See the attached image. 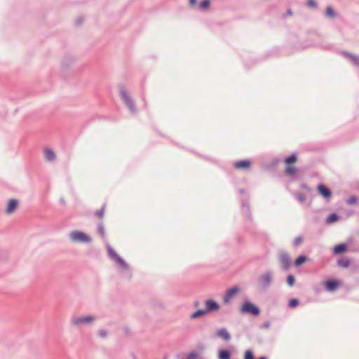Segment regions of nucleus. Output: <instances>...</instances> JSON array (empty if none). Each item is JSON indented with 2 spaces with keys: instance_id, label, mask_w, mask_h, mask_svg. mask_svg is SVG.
Instances as JSON below:
<instances>
[{
  "instance_id": "16",
  "label": "nucleus",
  "mask_w": 359,
  "mask_h": 359,
  "mask_svg": "<svg viewBox=\"0 0 359 359\" xmlns=\"http://www.w3.org/2000/svg\"><path fill=\"white\" fill-rule=\"evenodd\" d=\"M341 53L346 58L349 59L355 66L359 67V56H357L354 54L350 53L346 51H342Z\"/></svg>"
},
{
  "instance_id": "27",
  "label": "nucleus",
  "mask_w": 359,
  "mask_h": 359,
  "mask_svg": "<svg viewBox=\"0 0 359 359\" xmlns=\"http://www.w3.org/2000/svg\"><path fill=\"white\" fill-rule=\"evenodd\" d=\"M107 249L108 255L111 259L114 260L118 256L117 252L111 247L109 243L107 245Z\"/></svg>"
},
{
  "instance_id": "12",
  "label": "nucleus",
  "mask_w": 359,
  "mask_h": 359,
  "mask_svg": "<svg viewBox=\"0 0 359 359\" xmlns=\"http://www.w3.org/2000/svg\"><path fill=\"white\" fill-rule=\"evenodd\" d=\"M205 308L204 309L206 313H211L217 311L219 309V304L214 299H207L205 301Z\"/></svg>"
},
{
  "instance_id": "17",
  "label": "nucleus",
  "mask_w": 359,
  "mask_h": 359,
  "mask_svg": "<svg viewBox=\"0 0 359 359\" xmlns=\"http://www.w3.org/2000/svg\"><path fill=\"white\" fill-rule=\"evenodd\" d=\"M217 337L223 339L224 340L228 341L231 339V334L227 331V330L224 327L220 328L217 331Z\"/></svg>"
},
{
  "instance_id": "26",
  "label": "nucleus",
  "mask_w": 359,
  "mask_h": 359,
  "mask_svg": "<svg viewBox=\"0 0 359 359\" xmlns=\"http://www.w3.org/2000/svg\"><path fill=\"white\" fill-rule=\"evenodd\" d=\"M351 264L350 260L346 257H341L337 260V265L344 268H348Z\"/></svg>"
},
{
  "instance_id": "15",
  "label": "nucleus",
  "mask_w": 359,
  "mask_h": 359,
  "mask_svg": "<svg viewBox=\"0 0 359 359\" xmlns=\"http://www.w3.org/2000/svg\"><path fill=\"white\" fill-rule=\"evenodd\" d=\"M348 250V245L345 243H341L334 245L332 248V252L334 255H341Z\"/></svg>"
},
{
  "instance_id": "3",
  "label": "nucleus",
  "mask_w": 359,
  "mask_h": 359,
  "mask_svg": "<svg viewBox=\"0 0 359 359\" xmlns=\"http://www.w3.org/2000/svg\"><path fill=\"white\" fill-rule=\"evenodd\" d=\"M70 238L74 242L83 243H90L92 241L90 236L81 231H72L70 233Z\"/></svg>"
},
{
  "instance_id": "20",
  "label": "nucleus",
  "mask_w": 359,
  "mask_h": 359,
  "mask_svg": "<svg viewBox=\"0 0 359 359\" xmlns=\"http://www.w3.org/2000/svg\"><path fill=\"white\" fill-rule=\"evenodd\" d=\"M107 208V202H104L100 210L94 212L93 215L98 219H102Z\"/></svg>"
},
{
  "instance_id": "42",
  "label": "nucleus",
  "mask_w": 359,
  "mask_h": 359,
  "mask_svg": "<svg viewBox=\"0 0 359 359\" xmlns=\"http://www.w3.org/2000/svg\"><path fill=\"white\" fill-rule=\"evenodd\" d=\"M271 323L269 321H266L260 326V328L269 329Z\"/></svg>"
},
{
  "instance_id": "37",
  "label": "nucleus",
  "mask_w": 359,
  "mask_h": 359,
  "mask_svg": "<svg viewBox=\"0 0 359 359\" xmlns=\"http://www.w3.org/2000/svg\"><path fill=\"white\" fill-rule=\"evenodd\" d=\"M303 241V238L299 236H297L295 238L294 241V243H293V245L294 247H297L298 246L300 243H302Z\"/></svg>"
},
{
  "instance_id": "9",
  "label": "nucleus",
  "mask_w": 359,
  "mask_h": 359,
  "mask_svg": "<svg viewBox=\"0 0 359 359\" xmlns=\"http://www.w3.org/2000/svg\"><path fill=\"white\" fill-rule=\"evenodd\" d=\"M95 317L93 316L75 317L72 318V325L76 326L81 324H88L93 323Z\"/></svg>"
},
{
  "instance_id": "32",
  "label": "nucleus",
  "mask_w": 359,
  "mask_h": 359,
  "mask_svg": "<svg viewBox=\"0 0 359 359\" xmlns=\"http://www.w3.org/2000/svg\"><path fill=\"white\" fill-rule=\"evenodd\" d=\"M286 283L288 286L292 287L294 286L295 283V277L293 274H289L287 275L286 278Z\"/></svg>"
},
{
  "instance_id": "45",
  "label": "nucleus",
  "mask_w": 359,
  "mask_h": 359,
  "mask_svg": "<svg viewBox=\"0 0 359 359\" xmlns=\"http://www.w3.org/2000/svg\"><path fill=\"white\" fill-rule=\"evenodd\" d=\"M191 5H195L197 3V0H189Z\"/></svg>"
},
{
  "instance_id": "6",
  "label": "nucleus",
  "mask_w": 359,
  "mask_h": 359,
  "mask_svg": "<svg viewBox=\"0 0 359 359\" xmlns=\"http://www.w3.org/2000/svg\"><path fill=\"white\" fill-rule=\"evenodd\" d=\"M273 280V275L271 271H268L262 273L259 278V281L262 286L264 288L268 287Z\"/></svg>"
},
{
  "instance_id": "33",
  "label": "nucleus",
  "mask_w": 359,
  "mask_h": 359,
  "mask_svg": "<svg viewBox=\"0 0 359 359\" xmlns=\"http://www.w3.org/2000/svg\"><path fill=\"white\" fill-rule=\"evenodd\" d=\"M210 0H202L200 2L199 7L202 10H206L210 8Z\"/></svg>"
},
{
  "instance_id": "35",
  "label": "nucleus",
  "mask_w": 359,
  "mask_h": 359,
  "mask_svg": "<svg viewBox=\"0 0 359 359\" xmlns=\"http://www.w3.org/2000/svg\"><path fill=\"white\" fill-rule=\"evenodd\" d=\"M358 201V198L356 196H351L346 200V203L348 205H355Z\"/></svg>"
},
{
  "instance_id": "13",
  "label": "nucleus",
  "mask_w": 359,
  "mask_h": 359,
  "mask_svg": "<svg viewBox=\"0 0 359 359\" xmlns=\"http://www.w3.org/2000/svg\"><path fill=\"white\" fill-rule=\"evenodd\" d=\"M240 291V287L238 286H233L229 290H226L224 296V303L228 304L230 302V299L237 294Z\"/></svg>"
},
{
  "instance_id": "30",
  "label": "nucleus",
  "mask_w": 359,
  "mask_h": 359,
  "mask_svg": "<svg viewBox=\"0 0 359 359\" xmlns=\"http://www.w3.org/2000/svg\"><path fill=\"white\" fill-rule=\"evenodd\" d=\"M97 231L100 234L101 237L102 238H105L106 234H105L104 227V224H103L102 222H100L97 224Z\"/></svg>"
},
{
  "instance_id": "11",
  "label": "nucleus",
  "mask_w": 359,
  "mask_h": 359,
  "mask_svg": "<svg viewBox=\"0 0 359 359\" xmlns=\"http://www.w3.org/2000/svg\"><path fill=\"white\" fill-rule=\"evenodd\" d=\"M284 175L290 177L292 181L298 180L300 178L298 175V169L293 165L287 166L284 170Z\"/></svg>"
},
{
  "instance_id": "1",
  "label": "nucleus",
  "mask_w": 359,
  "mask_h": 359,
  "mask_svg": "<svg viewBox=\"0 0 359 359\" xmlns=\"http://www.w3.org/2000/svg\"><path fill=\"white\" fill-rule=\"evenodd\" d=\"M240 312L243 314H248L257 317L260 314L261 311L258 306L250 300L245 299L240 308Z\"/></svg>"
},
{
  "instance_id": "44",
  "label": "nucleus",
  "mask_w": 359,
  "mask_h": 359,
  "mask_svg": "<svg viewBox=\"0 0 359 359\" xmlns=\"http://www.w3.org/2000/svg\"><path fill=\"white\" fill-rule=\"evenodd\" d=\"M238 193L240 194H245L246 193V191L245 189L241 188L238 189Z\"/></svg>"
},
{
  "instance_id": "8",
  "label": "nucleus",
  "mask_w": 359,
  "mask_h": 359,
  "mask_svg": "<svg viewBox=\"0 0 359 359\" xmlns=\"http://www.w3.org/2000/svg\"><path fill=\"white\" fill-rule=\"evenodd\" d=\"M341 282L337 279H328L324 282V286L327 291L334 292L339 288Z\"/></svg>"
},
{
  "instance_id": "36",
  "label": "nucleus",
  "mask_w": 359,
  "mask_h": 359,
  "mask_svg": "<svg viewBox=\"0 0 359 359\" xmlns=\"http://www.w3.org/2000/svg\"><path fill=\"white\" fill-rule=\"evenodd\" d=\"M306 6L309 8L316 9L318 7V4L315 0H307Z\"/></svg>"
},
{
  "instance_id": "39",
  "label": "nucleus",
  "mask_w": 359,
  "mask_h": 359,
  "mask_svg": "<svg viewBox=\"0 0 359 359\" xmlns=\"http://www.w3.org/2000/svg\"><path fill=\"white\" fill-rule=\"evenodd\" d=\"M98 335L102 338H106L107 336V332L105 330H100L98 331Z\"/></svg>"
},
{
  "instance_id": "23",
  "label": "nucleus",
  "mask_w": 359,
  "mask_h": 359,
  "mask_svg": "<svg viewBox=\"0 0 359 359\" xmlns=\"http://www.w3.org/2000/svg\"><path fill=\"white\" fill-rule=\"evenodd\" d=\"M325 15L332 19H334L338 17V14L334 11L331 6H327L325 9Z\"/></svg>"
},
{
  "instance_id": "4",
  "label": "nucleus",
  "mask_w": 359,
  "mask_h": 359,
  "mask_svg": "<svg viewBox=\"0 0 359 359\" xmlns=\"http://www.w3.org/2000/svg\"><path fill=\"white\" fill-rule=\"evenodd\" d=\"M279 262L281 264L282 270L288 271L292 264V260L287 252L282 251L279 254Z\"/></svg>"
},
{
  "instance_id": "46",
  "label": "nucleus",
  "mask_w": 359,
  "mask_h": 359,
  "mask_svg": "<svg viewBox=\"0 0 359 359\" xmlns=\"http://www.w3.org/2000/svg\"><path fill=\"white\" fill-rule=\"evenodd\" d=\"M199 305V302L196 301L195 303H194V306L196 307Z\"/></svg>"
},
{
  "instance_id": "18",
  "label": "nucleus",
  "mask_w": 359,
  "mask_h": 359,
  "mask_svg": "<svg viewBox=\"0 0 359 359\" xmlns=\"http://www.w3.org/2000/svg\"><path fill=\"white\" fill-rule=\"evenodd\" d=\"M297 154L294 152L285 158L284 163L287 166H292L297 161Z\"/></svg>"
},
{
  "instance_id": "38",
  "label": "nucleus",
  "mask_w": 359,
  "mask_h": 359,
  "mask_svg": "<svg viewBox=\"0 0 359 359\" xmlns=\"http://www.w3.org/2000/svg\"><path fill=\"white\" fill-rule=\"evenodd\" d=\"M198 357V353L196 351H191L187 359H196Z\"/></svg>"
},
{
  "instance_id": "21",
  "label": "nucleus",
  "mask_w": 359,
  "mask_h": 359,
  "mask_svg": "<svg viewBox=\"0 0 359 359\" xmlns=\"http://www.w3.org/2000/svg\"><path fill=\"white\" fill-rule=\"evenodd\" d=\"M340 219V216L337 212L330 213L326 218V223L332 224L339 221Z\"/></svg>"
},
{
  "instance_id": "14",
  "label": "nucleus",
  "mask_w": 359,
  "mask_h": 359,
  "mask_svg": "<svg viewBox=\"0 0 359 359\" xmlns=\"http://www.w3.org/2000/svg\"><path fill=\"white\" fill-rule=\"evenodd\" d=\"M18 201L15 198L9 199L7 203V206L6 208V212L8 215H10L15 211L18 206Z\"/></svg>"
},
{
  "instance_id": "41",
  "label": "nucleus",
  "mask_w": 359,
  "mask_h": 359,
  "mask_svg": "<svg viewBox=\"0 0 359 359\" xmlns=\"http://www.w3.org/2000/svg\"><path fill=\"white\" fill-rule=\"evenodd\" d=\"M83 22H84V18L83 16H79L76 20V25L77 26H80L83 24Z\"/></svg>"
},
{
  "instance_id": "40",
  "label": "nucleus",
  "mask_w": 359,
  "mask_h": 359,
  "mask_svg": "<svg viewBox=\"0 0 359 359\" xmlns=\"http://www.w3.org/2000/svg\"><path fill=\"white\" fill-rule=\"evenodd\" d=\"M280 162V159L278 158H273L271 162V167H276Z\"/></svg>"
},
{
  "instance_id": "34",
  "label": "nucleus",
  "mask_w": 359,
  "mask_h": 359,
  "mask_svg": "<svg viewBox=\"0 0 359 359\" xmlns=\"http://www.w3.org/2000/svg\"><path fill=\"white\" fill-rule=\"evenodd\" d=\"M295 198L299 202L303 203L306 200V196L302 192H297L294 194Z\"/></svg>"
},
{
  "instance_id": "28",
  "label": "nucleus",
  "mask_w": 359,
  "mask_h": 359,
  "mask_svg": "<svg viewBox=\"0 0 359 359\" xmlns=\"http://www.w3.org/2000/svg\"><path fill=\"white\" fill-rule=\"evenodd\" d=\"M207 314L205 309H198L194 311L190 316L191 319H196Z\"/></svg>"
},
{
  "instance_id": "24",
  "label": "nucleus",
  "mask_w": 359,
  "mask_h": 359,
  "mask_svg": "<svg viewBox=\"0 0 359 359\" xmlns=\"http://www.w3.org/2000/svg\"><path fill=\"white\" fill-rule=\"evenodd\" d=\"M114 261L116 262L117 264L120 266L121 268H122L124 270H128L129 269V266L128 263L121 257L118 256Z\"/></svg>"
},
{
  "instance_id": "5",
  "label": "nucleus",
  "mask_w": 359,
  "mask_h": 359,
  "mask_svg": "<svg viewBox=\"0 0 359 359\" xmlns=\"http://www.w3.org/2000/svg\"><path fill=\"white\" fill-rule=\"evenodd\" d=\"M317 191L320 196H321L327 202H329L332 198V190L324 184H319L317 186Z\"/></svg>"
},
{
  "instance_id": "31",
  "label": "nucleus",
  "mask_w": 359,
  "mask_h": 359,
  "mask_svg": "<svg viewBox=\"0 0 359 359\" xmlns=\"http://www.w3.org/2000/svg\"><path fill=\"white\" fill-rule=\"evenodd\" d=\"M299 304V300L297 298H292L288 301V307L290 309H294Z\"/></svg>"
},
{
  "instance_id": "47",
  "label": "nucleus",
  "mask_w": 359,
  "mask_h": 359,
  "mask_svg": "<svg viewBox=\"0 0 359 359\" xmlns=\"http://www.w3.org/2000/svg\"><path fill=\"white\" fill-rule=\"evenodd\" d=\"M302 187H305V188H306V187H307V186L306 185V184H302Z\"/></svg>"
},
{
  "instance_id": "2",
  "label": "nucleus",
  "mask_w": 359,
  "mask_h": 359,
  "mask_svg": "<svg viewBox=\"0 0 359 359\" xmlns=\"http://www.w3.org/2000/svg\"><path fill=\"white\" fill-rule=\"evenodd\" d=\"M120 96L123 102L125 103L128 109L133 113L136 114L137 109L135 101L129 95L127 90L123 86L119 87Z\"/></svg>"
},
{
  "instance_id": "7",
  "label": "nucleus",
  "mask_w": 359,
  "mask_h": 359,
  "mask_svg": "<svg viewBox=\"0 0 359 359\" xmlns=\"http://www.w3.org/2000/svg\"><path fill=\"white\" fill-rule=\"evenodd\" d=\"M233 166L237 170H248L252 166V161L250 159L237 161L233 163Z\"/></svg>"
},
{
  "instance_id": "29",
  "label": "nucleus",
  "mask_w": 359,
  "mask_h": 359,
  "mask_svg": "<svg viewBox=\"0 0 359 359\" xmlns=\"http://www.w3.org/2000/svg\"><path fill=\"white\" fill-rule=\"evenodd\" d=\"M44 153H45V156L47 160L52 161L55 158V152L52 149H46Z\"/></svg>"
},
{
  "instance_id": "19",
  "label": "nucleus",
  "mask_w": 359,
  "mask_h": 359,
  "mask_svg": "<svg viewBox=\"0 0 359 359\" xmlns=\"http://www.w3.org/2000/svg\"><path fill=\"white\" fill-rule=\"evenodd\" d=\"M231 353L229 349L222 348L218 351V359H231Z\"/></svg>"
},
{
  "instance_id": "43",
  "label": "nucleus",
  "mask_w": 359,
  "mask_h": 359,
  "mask_svg": "<svg viewBox=\"0 0 359 359\" xmlns=\"http://www.w3.org/2000/svg\"><path fill=\"white\" fill-rule=\"evenodd\" d=\"M292 15V11L291 8L287 9L286 13L284 15V17L286 18L287 16H291Z\"/></svg>"
},
{
  "instance_id": "10",
  "label": "nucleus",
  "mask_w": 359,
  "mask_h": 359,
  "mask_svg": "<svg viewBox=\"0 0 359 359\" xmlns=\"http://www.w3.org/2000/svg\"><path fill=\"white\" fill-rule=\"evenodd\" d=\"M241 208L242 212L246 219L250 221L252 220V216L251 213L250 205L248 198H243L241 200Z\"/></svg>"
},
{
  "instance_id": "22",
  "label": "nucleus",
  "mask_w": 359,
  "mask_h": 359,
  "mask_svg": "<svg viewBox=\"0 0 359 359\" xmlns=\"http://www.w3.org/2000/svg\"><path fill=\"white\" fill-rule=\"evenodd\" d=\"M308 259V257L305 255H300L294 261V265L297 267L302 266Z\"/></svg>"
},
{
  "instance_id": "25",
  "label": "nucleus",
  "mask_w": 359,
  "mask_h": 359,
  "mask_svg": "<svg viewBox=\"0 0 359 359\" xmlns=\"http://www.w3.org/2000/svg\"><path fill=\"white\" fill-rule=\"evenodd\" d=\"M243 359H255L253 351L250 349H248L245 351L244 353ZM257 359H268L266 356L262 355L258 358Z\"/></svg>"
}]
</instances>
